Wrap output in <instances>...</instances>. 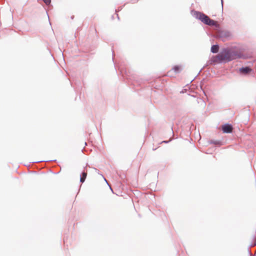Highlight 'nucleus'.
Returning a JSON list of instances; mask_svg holds the SVG:
<instances>
[{
	"label": "nucleus",
	"mask_w": 256,
	"mask_h": 256,
	"mask_svg": "<svg viewBox=\"0 0 256 256\" xmlns=\"http://www.w3.org/2000/svg\"><path fill=\"white\" fill-rule=\"evenodd\" d=\"M218 45H213L211 48V51L213 53H216L218 51Z\"/></svg>",
	"instance_id": "nucleus-5"
},
{
	"label": "nucleus",
	"mask_w": 256,
	"mask_h": 256,
	"mask_svg": "<svg viewBox=\"0 0 256 256\" xmlns=\"http://www.w3.org/2000/svg\"><path fill=\"white\" fill-rule=\"evenodd\" d=\"M244 49L236 51L224 49L214 58V62L219 63L231 61L236 58H246L248 56L244 54Z\"/></svg>",
	"instance_id": "nucleus-1"
},
{
	"label": "nucleus",
	"mask_w": 256,
	"mask_h": 256,
	"mask_svg": "<svg viewBox=\"0 0 256 256\" xmlns=\"http://www.w3.org/2000/svg\"><path fill=\"white\" fill-rule=\"evenodd\" d=\"M175 73L177 74L181 70V67L179 66H175L172 69Z\"/></svg>",
	"instance_id": "nucleus-6"
},
{
	"label": "nucleus",
	"mask_w": 256,
	"mask_h": 256,
	"mask_svg": "<svg viewBox=\"0 0 256 256\" xmlns=\"http://www.w3.org/2000/svg\"><path fill=\"white\" fill-rule=\"evenodd\" d=\"M194 15L196 18L200 20L205 24L210 26H214L215 24V22L214 20H210L207 16L203 13L198 12H196Z\"/></svg>",
	"instance_id": "nucleus-2"
},
{
	"label": "nucleus",
	"mask_w": 256,
	"mask_h": 256,
	"mask_svg": "<svg viewBox=\"0 0 256 256\" xmlns=\"http://www.w3.org/2000/svg\"><path fill=\"white\" fill-rule=\"evenodd\" d=\"M251 71V69L248 67L242 68L240 69V72L244 74H248L249 72Z\"/></svg>",
	"instance_id": "nucleus-4"
},
{
	"label": "nucleus",
	"mask_w": 256,
	"mask_h": 256,
	"mask_svg": "<svg viewBox=\"0 0 256 256\" xmlns=\"http://www.w3.org/2000/svg\"><path fill=\"white\" fill-rule=\"evenodd\" d=\"M86 176H87V172H82V176L80 178V181L81 182H84L85 179L86 178Z\"/></svg>",
	"instance_id": "nucleus-7"
},
{
	"label": "nucleus",
	"mask_w": 256,
	"mask_h": 256,
	"mask_svg": "<svg viewBox=\"0 0 256 256\" xmlns=\"http://www.w3.org/2000/svg\"><path fill=\"white\" fill-rule=\"evenodd\" d=\"M222 130L224 133H230L232 131V127L230 124H226L222 126Z\"/></svg>",
	"instance_id": "nucleus-3"
},
{
	"label": "nucleus",
	"mask_w": 256,
	"mask_h": 256,
	"mask_svg": "<svg viewBox=\"0 0 256 256\" xmlns=\"http://www.w3.org/2000/svg\"><path fill=\"white\" fill-rule=\"evenodd\" d=\"M43 1L47 5L50 4L51 2V0H43Z\"/></svg>",
	"instance_id": "nucleus-8"
}]
</instances>
